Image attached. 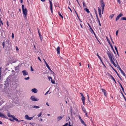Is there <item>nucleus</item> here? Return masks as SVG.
Returning <instances> with one entry per match:
<instances>
[{
  "label": "nucleus",
  "mask_w": 126,
  "mask_h": 126,
  "mask_svg": "<svg viewBox=\"0 0 126 126\" xmlns=\"http://www.w3.org/2000/svg\"><path fill=\"white\" fill-rule=\"evenodd\" d=\"M22 8L24 17L25 19H26L27 18V10L26 8L24 7V5H22Z\"/></svg>",
  "instance_id": "nucleus-1"
},
{
  "label": "nucleus",
  "mask_w": 126,
  "mask_h": 126,
  "mask_svg": "<svg viewBox=\"0 0 126 126\" xmlns=\"http://www.w3.org/2000/svg\"><path fill=\"white\" fill-rule=\"evenodd\" d=\"M107 53L109 58L110 60H112L113 59L114 60V58H113V55L112 53H110L108 50L107 51Z\"/></svg>",
  "instance_id": "nucleus-2"
},
{
  "label": "nucleus",
  "mask_w": 126,
  "mask_h": 126,
  "mask_svg": "<svg viewBox=\"0 0 126 126\" xmlns=\"http://www.w3.org/2000/svg\"><path fill=\"white\" fill-rule=\"evenodd\" d=\"M30 99L33 101H38L39 100V99L37 98H35V96L33 95L31 97Z\"/></svg>",
  "instance_id": "nucleus-3"
},
{
  "label": "nucleus",
  "mask_w": 126,
  "mask_h": 126,
  "mask_svg": "<svg viewBox=\"0 0 126 126\" xmlns=\"http://www.w3.org/2000/svg\"><path fill=\"white\" fill-rule=\"evenodd\" d=\"M117 68L121 72L122 74L123 75L125 76H126V74L121 69V68L118 65L117 67Z\"/></svg>",
  "instance_id": "nucleus-4"
},
{
  "label": "nucleus",
  "mask_w": 126,
  "mask_h": 126,
  "mask_svg": "<svg viewBox=\"0 0 126 126\" xmlns=\"http://www.w3.org/2000/svg\"><path fill=\"white\" fill-rule=\"evenodd\" d=\"M34 117H29L27 115H26L25 116V118L26 119L28 120H31Z\"/></svg>",
  "instance_id": "nucleus-5"
},
{
  "label": "nucleus",
  "mask_w": 126,
  "mask_h": 126,
  "mask_svg": "<svg viewBox=\"0 0 126 126\" xmlns=\"http://www.w3.org/2000/svg\"><path fill=\"white\" fill-rule=\"evenodd\" d=\"M50 4V8L52 14L53 13L52 3L50 0H49Z\"/></svg>",
  "instance_id": "nucleus-6"
},
{
  "label": "nucleus",
  "mask_w": 126,
  "mask_h": 126,
  "mask_svg": "<svg viewBox=\"0 0 126 126\" xmlns=\"http://www.w3.org/2000/svg\"><path fill=\"white\" fill-rule=\"evenodd\" d=\"M0 117L2 118H7V117L5 115L0 112Z\"/></svg>",
  "instance_id": "nucleus-7"
},
{
  "label": "nucleus",
  "mask_w": 126,
  "mask_h": 126,
  "mask_svg": "<svg viewBox=\"0 0 126 126\" xmlns=\"http://www.w3.org/2000/svg\"><path fill=\"white\" fill-rule=\"evenodd\" d=\"M100 5L102 8H104L105 6V4L103 1H100Z\"/></svg>",
  "instance_id": "nucleus-8"
},
{
  "label": "nucleus",
  "mask_w": 126,
  "mask_h": 126,
  "mask_svg": "<svg viewBox=\"0 0 126 126\" xmlns=\"http://www.w3.org/2000/svg\"><path fill=\"white\" fill-rule=\"evenodd\" d=\"M79 118L80 122H81V123H82L85 126H86V125L85 123L82 120V119L81 117H80V116L79 115Z\"/></svg>",
  "instance_id": "nucleus-9"
},
{
  "label": "nucleus",
  "mask_w": 126,
  "mask_h": 126,
  "mask_svg": "<svg viewBox=\"0 0 126 126\" xmlns=\"http://www.w3.org/2000/svg\"><path fill=\"white\" fill-rule=\"evenodd\" d=\"M22 73L23 76H26L28 74V73L26 70H24L22 71Z\"/></svg>",
  "instance_id": "nucleus-10"
},
{
  "label": "nucleus",
  "mask_w": 126,
  "mask_h": 126,
  "mask_svg": "<svg viewBox=\"0 0 126 126\" xmlns=\"http://www.w3.org/2000/svg\"><path fill=\"white\" fill-rule=\"evenodd\" d=\"M101 90L102 92L103 93L104 95L105 96H107V94L106 91L103 89H102Z\"/></svg>",
  "instance_id": "nucleus-11"
},
{
  "label": "nucleus",
  "mask_w": 126,
  "mask_h": 126,
  "mask_svg": "<svg viewBox=\"0 0 126 126\" xmlns=\"http://www.w3.org/2000/svg\"><path fill=\"white\" fill-rule=\"evenodd\" d=\"M43 60H44V62H45V64H46V65L47 67V68L49 70H51V69L50 68L49 66V65L47 64V63L46 62V61L44 59Z\"/></svg>",
  "instance_id": "nucleus-12"
},
{
  "label": "nucleus",
  "mask_w": 126,
  "mask_h": 126,
  "mask_svg": "<svg viewBox=\"0 0 126 126\" xmlns=\"http://www.w3.org/2000/svg\"><path fill=\"white\" fill-rule=\"evenodd\" d=\"M31 91L32 92L34 93H37L38 91L35 88L32 89V90Z\"/></svg>",
  "instance_id": "nucleus-13"
},
{
  "label": "nucleus",
  "mask_w": 126,
  "mask_h": 126,
  "mask_svg": "<svg viewBox=\"0 0 126 126\" xmlns=\"http://www.w3.org/2000/svg\"><path fill=\"white\" fill-rule=\"evenodd\" d=\"M30 107L31 108H36V109H38L40 107L39 106H30Z\"/></svg>",
  "instance_id": "nucleus-14"
},
{
  "label": "nucleus",
  "mask_w": 126,
  "mask_h": 126,
  "mask_svg": "<svg viewBox=\"0 0 126 126\" xmlns=\"http://www.w3.org/2000/svg\"><path fill=\"white\" fill-rule=\"evenodd\" d=\"M13 119L14 120H15L16 121H18V122H20L21 121H24L23 120H20V121H19V120H18L17 119L15 118V116L14 117H13Z\"/></svg>",
  "instance_id": "nucleus-15"
},
{
  "label": "nucleus",
  "mask_w": 126,
  "mask_h": 126,
  "mask_svg": "<svg viewBox=\"0 0 126 126\" xmlns=\"http://www.w3.org/2000/svg\"><path fill=\"white\" fill-rule=\"evenodd\" d=\"M57 51V54H60V47H58L56 49Z\"/></svg>",
  "instance_id": "nucleus-16"
},
{
  "label": "nucleus",
  "mask_w": 126,
  "mask_h": 126,
  "mask_svg": "<svg viewBox=\"0 0 126 126\" xmlns=\"http://www.w3.org/2000/svg\"><path fill=\"white\" fill-rule=\"evenodd\" d=\"M7 115L9 117H11L13 118V117H15V116L14 115H12L10 114V113H8Z\"/></svg>",
  "instance_id": "nucleus-17"
},
{
  "label": "nucleus",
  "mask_w": 126,
  "mask_h": 126,
  "mask_svg": "<svg viewBox=\"0 0 126 126\" xmlns=\"http://www.w3.org/2000/svg\"><path fill=\"white\" fill-rule=\"evenodd\" d=\"M96 55L98 57V58H99V59L101 61V62L103 64H104V65H105L104 64H103V62H102V59H101V57H100V56H99V55H98V53H97V54H96Z\"/></svg>",
  "instance_id": "nucleus-18"
},
{
  "label": "nucleus",
  "mask_w": 126,
  "mask_h": 126,
  "mask_svg": "<svg viewBox=\"0 0 126 126\" xmlns=\"http://www.w3.org/2000/svg\"><path fill=\"white\" fill-rule=\"evenodd\" d=\"M114 71H115V72L116 73V74H117V75L118 76V77L121 80H122V79L121 78V77H120V76H119V75L118 74V72H117V71L114 69Z\"/></svg>",
  "instance_id": "nucleus-19"
},
{
  "label": "nucleus",
  "mask_w": 126,
  "mask_h": 126,
  "mask_svg": "<svg viewBox=\"0 0 126 126\" xmlns=\"http://www.w3.org/2000/svg\"><path fill=\"white\" fill-rule=\"evenodd\" d=\"M96 18H97V21H98V23H99V25L100 26H101V24L100 23V21L99 20V19L98 18V16L97 15Z\"/></svg>",
  "instance_id": "nucleus-20"
},
{
  "label": "nucleus",
  "mask_w": 126,
  "mask_h": 126,
  "mask_svg": "<svg viewBox=\"0 0 126 126\" xmlns=\"http://www.w3.org/2000/svg\"><path fill=\"white\" fill-rule=\"evenodd\" d=\"M81 107L82 110L84 112V113H85L86 111V110L85 108L83 107H82V106H81Z\"/></svg>",
  "instance_id": "nucleus-21"
},
{
  "label": "nucleus",
  "mask_w": 126,
  "mask_h": 126,
  "mask_svg": "<svg viewBox=\"0 0 126 126\" xmlns=\"http://www.w3.org/2000/svg\"><path fill=\"white\" fill-rule=\"evenodd\" d=\"M98 12L99 13V16H100L101 15V10L99 8V7L98 8Z\"/></svg>",
  "instance_id": "nucleus-22"
},
{
  "label": "nucleus",
  "mask_w": 126,
  "mask_h": 126,
  "mask_svg": "<svg viewBox=\"0 0 126 126\" xmlns=\"http://www.w3.org/2000/svg\"><path fill=\"white\" fill-rule=\"evenodd\" d=\"M84 10L86 11L88 13L90 12V11H89V10L87 8H84Z\"/></svg>",
  "instance_id": "nucleus-23"
},
{
  "label": "nucleus",
  "mask_w": 126,
  "mask_h": 126,
  "mask_svg": "<svg viewBox=\"0 0 126 126\" xmlns=\"http://www.w3.org/2000/svg\"><path fill=\"white\" fill-rule=\"evenodd\" d=\"M3 24L1 20H0V26L1 27V26H3Z\"/></svg>",
  "instance_id": "nucleus-24"
},
{
  "label": "nucleus",
  "mask_w": 126,
  "mask_h": 126,
  "mask_svg": "<svg viewBox=\"0 0 126 126\" xmlns=\"http://www.w3.org/2000/svg\"><path fill=\"white\" fill-rule=\"evenodd\" d=\"M63 118V117L61 116H59L57 117V119L59 121L61 119Z\"/></svg>",
  "instance_id": "nucleus-25"
},
{
  "label": "nucleus",
  "mask_w": 126,
  "mask_h": 126,
  "mask_svg": "<svg viewBox=\"0 0 126 126\" xmlns=\"http://www.w3.org/2000/svg\"><path fill=\"white\" fill-rule=\"evenodd\" d=\"M123 16V14L121 13H120L119 14L118 16L119 18Z\"/></svg>",
  "instance_id": "nucleus-26"
},
{
  "label": "nucleus",
  "mask_w": 126,
  "mask_h": 126,
  "mask_svg": "<svg viewBox=\"0 0 126 126\" xmlns=\"http://www.w3.org/2000/svg\"><path fill=\"white\" fill-rule=\"evenodd\" d=\"M106 38L107 40L108 41V43H109V44H111V43L110 42V41L108 37H106Z\"/></svg>",
  "instance_id": "nucleus-27"
},
{
  "label": "nucleus",
  "mask_w": 126,
  "mask_h": 126,
  "mask_svg": "<svg viewBox=\"0 0 126 126\" xmlns=\"http://www.w3.org/2000/svg\"><path fill=\"white\" fill-rule=\"evenodd\" d=\"M113 59L112 60H110L111 63L113 64V65L115 64L114 62V61H113Z\"/></svg>",
  "instance_id": "nucleus-28"
},
{
  "label": "nucleus",
  "mask_w": 126,
  "mask_h": 126,
  "mask_svg": "<svg viewBox=\"0 0 126 126\" xmlns=\"http://www.w3.org/2000/svg\"><path fill=\"white\" fill-rule=\"evenodd\" d=\"M59 15L62 18H63V16L61 15L60 13L59 12H58Z\"/></svg>",
  "instance_id": "nucleus-29"
},
{
  "label": "nucleus",
  "mask_w": 126,
  "mask_h": 126,
  "mask_svg": "<svg viewBox=\"0 0 126 126\" xmlns=\"http://www.w3.org/2000/svg\"><path fill=\"white\" fill-rule=\"evenodd\" d=\"M114 14H112L110 16H109V17L110 18H112L114 16Z\"/></svg>",
  "instance_id": "nucleus-30"
},
{
  "label": "nucleus",
  "mask_w": 126,
  "mask_h": 126,
  "mask_svg": "<svg viewBox=\"0 0 126 126\" xmlns=\"http://www.w3.org/2000/svg\"><path fill=\"white\" fill-rule=\"evenodd\" d=\"M85 98L84 97V96L82 97L81 99L82 101H85Z\"/></svg>",
  "instance_id": "nucleus-31"
},
{
  "label": "nucleus",
  "mask_w": 126,
  "mask_h": 126,
  "mask_svg": "<svg viewBox=\"0 0 126 126\" xmlns=\"http://www.w3.org/2000/svg\"><path fill=\"white\" fill-rule=\"evenodd\" d=\"M83 7H86V5H85V3L84 2H83Z\"/></svg>",
  "instance_id": "nucleus-32"
},
{
  "label": "nucleus",
  "mask_w": 126,
  "mask_h": 126,
  "mask_svg": "<svg viewBox=\"0 0 126 126\" xmlns=\"http://www.w3.org/2000/svg\"><path fill=\"white\" fill-rule=\"evenodd\" d=\"M5 44V42H3L2 43V45L3 46V48H4V47Z\"/></svg>",
  "instance_id": "nucleus-33"
},
{
  "label": "nucleus",
  "mask_w": 126,
  "mask_h": 126,
  "mask_svg": "<svg viewBox=\"0 0 126 126\" xmlns=\"http://www.w3.org/2000/svg\"><path fill=\"white\" fill-rule=\"evenodd\" d=\"M114 47H115V50H116V51L117 53L118 54V51L117 50V48L115 46Z\"/></svg>",
  "instance_id": "nucleus-34"
},
{
  "label": "nucleus",
  "mask_w": 126,
  "mask_h": 126,
  "mask_svg": "<svg viewBox=\"0 0 126 126\" xmlns=\"http://www.w3.org/2000/svg\"><path fill=\"white\" fill-rule=\"evenodd\" d=\"M110 44V46L111 48L113 50V51H114V52H115L114 51V49H113V47L111 45V44Z\"/></svg>",
  "instance_id": "nucleus-35"
},
{
  "label": "nucleus",
  "mask_w": 126,
  "mask_h": 126,
  "mask_svg": "<svg viewBox=\"0 0 126 126\" xmlns=\"http://www.w3.org/2000/svg\"><path fill=\"white\" fill-rule=\"evenodd\" d=\"M30 78L29 77H28L27 78H24V79L25 80H28Z\"/></svg>",
  "instance_id": "nucleus-36"
},
{
  "label": "nucleus",
  "mask_w": 126,
  "mask_h": 126,
  "mask_svg": "<svg viewBox=\"0 0 126 126\" xmlns=\"http://www.w3.org/2000/svg\"><path fill=\"white\" fill-rule=\"evenodd\" d=\"M121 19L122 20H126V18L125 17H122L121 18Z\"/></svg>",
  "instance_id": "nucleus-37"
},
{
  "label": "nucleus",
  "mask_w": 126,
  "mask_h": 126,
  "mask_svg": "<svg viewBox=\"0 0 126 126\" xmlns=\"http://www.w3.org/2000/svg\"><path fill=\"white\" fill-rule=\"evenodd\" d=\"M120 86L121 87L122 89V90L124 92V89L123 88V87L122 85H120Z\"/></svg>",
  "instance_id": "nucleus-38"
},
{
  "label": "nucleus",
  "mask_w": 126,
  "mask_h": 126,
  "mask_svg": "<svg viewBox=\"0 0 126 126\" xmlns=\"http://www.w3.org/2000/svg\"><path fill=\"white\" fill-rule=\"evenodd\" d=\"M92 31L94 33V35L95 37L96 38V34H95V33L94 32V31H93V30L92 29Z\"/></svg>",
  "instance_id": "nucleus-39"
},
{
  "label": "nucleus",
  "mask_w": 126,
  "mask_h": 126,
  "mask_svg": "<svg viewBox=\"0 0 126 126\" xmlns=\"http://www.w3.org/2000/svg\"><path fill=\"white\" fill-rule=\"evenodd\" d=\"M70 119V118L69 116H68V117H66L67 120H69Z\"/></svg>",
  "instance_id": "nucleus-40"
},
{
  "label": "nucleus",
  "mask_w": 126,
  "mask_h": 126,
  "mask_svg": "<svg viewBox=\"0 0 126 126\" xmlns=\"http://www.w3.org/2000/svg\"><path fill=\"white\" fill-rule=\"evenodd\" d=\"M42 115V113H41L39 114H38V117H40Z\"/></svg>",
  "instance_id": "nucleus-41"
},
{
  "label": "nucleus",
  "mask_w": 126,
  "mask_h": 126,
  "mask_svg": "<svg viewBox=\"0 0 126 126\" xmlns=\"http://www.w3.org/2000/svg\"><path fill=\"white\" fill-rule=\"evenodd\" d=\"M51 82L52 83L54 84L55 83V81H53L52 80H51Z\"/></svg>",
  "instance_id": "nucleus-42"
},
{
  "label": "nucleus",
  "mask_w": 126,
  "mask_h": 126,
  "mask_svg": "<svg viewBox=\"0 0 126 126\" xmlns=\"http://www.w3.org/2000/svg\"><path fill=\"white\" fill-rule=\"evenodd\" d=\"M119 17H118V16H117V17H116V21L118 20L119 19Z\"/></svg>",
  "instance_id": "nucleus-43"
},
{
  "label": "nucleus",
  "mask_w": 126,
  "mask_h": 126,
  "mask_svg": "<svg viewBox=\"0 0 126 126\" xmlns=\"http://www.w3.org/2000/svg\"><path fill=\"white\" fill-rule=\"evenodd\" d=\"M108 76H109L110 77H111L112 76L111 74L109 73L108 74Z\"/></svg>",
  "instance_id": "nucleus-44"
},
{
  "label": "nucleus",
  "mask_w": 126,
  "mask_h": 126,
  "mask_svg": "<svg viewBox=\"0 0 126 126\" xmlns=\"http://www.w3.org/2000/svg\"><path fill=\"white\" fill-rule=\"evenodd\" d=\"M12 38L13 39L14 38V33H12Z\"/></svg>",
  "instance_id": "nucleus-45"
},
{
  "label": "nucleus",
  "mask_w": 126,
  "mask_h": 126,
  "mask_svg": "<svg viewBox=\"0 0 126 126\" xmlns=\"http://www.w3.org/2000/svg\"><path fill=\"white\" fill-rule=\"evenodd\" d=\"M48 79H49V80H50V79H51V80H52V78L51 77H48Z\"/></svg>",
  "instance_id": "nucleus-46"
},
{
  "label": "nucleus",
  "mask_w": 126,
  "mask_h": 126,
  "mask_svg": "<svg viewBox=\"0 0 126 126\" xmlns=\"http://www.w3.org/2000/svg\"><path fill=\"white\" fill-rule=\"evenodd\" d=\"M40 39L41 41H42V39H43V37H42V36H40Z\"/></svg>",
  "instance_id": "nucleus-47"
},
{
  "label": "nucleus",
  "mask_w": 126,
  "mask_h": 126,
  "mask_svg": "<svg viewBox=\"0 0 126 126\" xmlns=\"http://www.w3.org/2000/svg\"><path fill=\"white\" fill-rule=\"evenodd\" d=\"M118 30L116 32V35L117 36L118 35Z\"/></svg>",
  "instance_id": "nucleus-48"
},
{
  "label": "nucleus",
  "mask_w": 126,
  "mask_h": 126,
  "mask_svg": "<svg viewBox=\"0 0 126 126\" xmlns=\"http://www.w3.org/2000/svg\"><path fill=\"white\" fill-rule=\"evenodd\" d=\"M88 26H89V27L90 28V29H91L92 30V28H91V26L89 25V24L88 23Z\"/></svg>",
  "instance_id": "nucleus-49"
},
{
  "label": "nucleus",
  "mask_w": 126,
  "mask_h": 126,
  "mask_svg": "<svg viewBox=\"0 0 126 126\" xmlns=\"http://www.w3.org/2000/svg\"><path fill=\"white\" fill-rule=\"evenodd\" d=\"M94 9V10H95V14H96V17H97V12L96 11L95 9Z\"/></svg>",
  "instance_id": "nucleus-50"
},
{
  "label": "nucleus",
  "mask_w": 126,
  "mask_h": 126,
  "mask_svg": "<svg viewBox=\"0 0 126 126\" xmlns=\"http://www.w3.org/2000/svg\"><path fill=\"white\" fill-rule=\"evenodd\" d=\"M7 27H8L9 25V24H8V21H7Z\"/></svg>",
  "instance_id": "nucleus-51"
},
{
  "label": "nucleus",
  "mask_w": 126,
  "mask_h": 126,
  "mask_svg": "<svg viewBox=\"0 0 126 126\" xmlns=\"http://www.w3.org/2000/svg\"><path fill=\"white\" fill-rule=\"evenodd\" d=\"M68 123H67L65 124L64 125H63V126H67V125H68Z\"/></svg>",
  "instance_id": "nucleus-52"
},
{
  "label": "nucleus",
  "mask_w": 126,
  "mask_h": 126,
  "mask_svg": "<svg viewBox=\"0 0 126 126\" xmlns=\"http://www.w3.org/2000/svg\"><path fill=\"white\" fill-rule=\"evenodd\" d=\"M49 92V91H48L46 92V93L45 94V95H47L48 93V92Z\"/></svg>",
  "instance_id": "nucleus-53"
},
{
  "label": "nucleus",
  "mask_w": 126,
  "mask_h": 126,
  "mask_svg": "<svg viewBox=\"0 0 126 126\" xmlns=\"http://www.w3.org/2000/svg\"><path fill=\"white\" fill-rule=\"evenodd\" d=\"M31 70L32 71H33V70L32 69V66H31Z\"/></svg>",
  "instance_id": "nucleus-54"
},
{
  "label": "nucleus",
  "mask_w": 126,
  "mask_h": 126,
  "mask_svg": "<svg viewBox=\"0 0 126 126\" xmlns=\"http://www.w3.org/2000/svg\"><path fill=\"white\" fill-rule=\"evenodd\" d=\"M104 8H102V14H103V12L104 11Z\"/></svg>",
  "instance_id": "nucleus-55"
},
{
  "label": "nucleus",
  "mask_w": 126,
  "mask_h": 126,
  "mask_svg": "<svg viewBox=\"0 0 126 126\" xmlns=\"http://www.w3.org/2000/svg\"><path fill=\"white\" fill-rule=\"evenodd\" d=\"M80 94H81L82 97L84 96L83 95V94L81 93H80Z\"/></svg>",
  "instance_id": "nucleus-56"
},
{
  "label": "nucleus",
  "mask_w": 126,
  "mask_h": 126,
  "mask_svg": "<svg viewBox=\"0 0 126 126\" xmlns=\"http://www.w3.org/2000/svg\"><path fill=\"white\" fill-rule=\"evenodd\" d=\"M117 0L119 4H120L121 3L120 1V0Z\"/></svg>",
  "instance_id": "nucleus-57"
},
{
  "label": "nucleus",
  "mask_w": 126,
  "mask_h": 126,
  "mask_svg": "<svg viewBox=\"0 0 126 126\" xmlns=\"http://www.w3.org/2000/svg\"><path fill=\"white\" fill-rule=\"evenodd\" d=\"M16 50H19V49H18L17 47H16Z\"/></svg>",
  "instance_id": "nucleus-58"
},
{
  "label": "nucleus",
  "mask_w": 126,
  "mask_h": 126,
  "mask_svg": "<svg viewBox=\"0 0 126 126\" xmlns=\"http://www.w3.org/2000/svg\"><path fill=\"white\" fill-rule=\"evenodd\" d=\"M123 97H124V99L125 100V101L126 102V97L124 96V95H123Z\"/></svg>",
  "instance_id": "nucleus-59"
},
{
  "label": "nucleus",
  "mask_w": 126,
  "mask_h": 126,
  "mask_svg": "<svg viewBox=\"0 0 126 126\" xmlns=\"http://www.w3.org/2000/svg\"><path fill=\"white\" fill-rule=\"evenodd\" d=\"M38 33H39V36L40 37V36H41V35L40 33L39 32V31L38 30Z\"/></svg>",
  "instance_id": "nucleus-60"
},
{
  "label": "nucleus",
  "mask_w": 126,
  "mask_h": 126,
  "mask_svg": "<svg viewBox=\"0 0 126 126\" xmlns=\"http://www.w3.org/2000/svg\"><path fill=\"white\" fill-rule=\"evenodd\" d=\"M76 0V1H77V2L78 3V4H79V6L80 7V5L79 4V1H78V0Z\"/></svg>",
  "instance_id": "nucleus-61"
},
{
  "label": "nucleus",
  "mask_w": 126,
  "mask_h": 126,
  "mask_svg": "<svg viewBox=\"0 0 126 126\" xmlns=\"http://www.w3.org/2000/svg\"><path fill=\"white\" fill-rule=\"evenodd\" d=\"M38 59L41 62V60L40 58L39 57H38Z\"/></svg>",
  "instance_id": "nucleus-62"
},
{
  "label": "nucleus",
  "mask_w": 126,
  "mask_h": 126,
  "mask_svg": "<svg viewBox=\"0 0 126 126\" xmlns=\"http://www.w3.org/2000/svg\"><path fill=\"white\" fill-rule=\"evenodd\" d=\"M85 115H86V116H87V117H88V115H87V112H85Z\"/></svg>",
  "instance_id": "nucleus-63"
},
{
  "label": "nucleus",
  "mask_w": 126,
  "mask_h": 126,
  "mask_svg": "<svg viewBox=\"0 0 126 126\" xmlns=\"http://www.w3.org/2000/svg\"><path fill=\"white\" fill-rule=\"evenodd\" d=\"M111 79H112L113 80L115 79L114 78L112 77V76L111 77Z\"/></svg>",
  "instance_id": "nucleus-64"
}]
</instances>
